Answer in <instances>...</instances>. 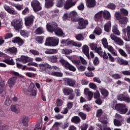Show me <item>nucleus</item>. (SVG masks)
I'll return each mask as SVG.
<instances>
[{
    "instance_id": "nucleus-58",
    "label": "nucleus",
    "mask_w": 130,
    "mask_h": 130,
    "mask_svg": "<svg viewBox=\"0 0 130 130\" xmlns=\"http://www.w3.org/2000/svg\"><path fill=\"white\" fill-rule=\"evenodd\" d=\"M77 68L79 72H84L86 70V67L83 66L79 65Z\"/></svg>"
},
{
    "instance_id": "nucleus-29",
    "label": "nucleus",
    "mask_w": 130,
    "mask_h": 130,
    "mask_svg": "<svg viewBox=\"0 0 130 130\" xmlns=\"http://www.w3.org/2000/svg\"><path fill=\"white\" fill-rule=\"evenodd\" d=\"M68 45H73L76 47H81L82 46V43L80 42H76L74 41H70L68 42Z\"/></svg>"
},
{
    "instance_id": "nucleus-48",
    "label": "nucleus",
    "mask_w": 130,
    "mask_h": 130,
    "mask_svg": "<svg viewBox=\"0 0 130 130\" xmlns=\"http://www.w3.org/2000/svg\"><path fill=\"white\" fill-rule=\"evenodd\" d=\"M13 7H15V8L18 11H22L23 10V6L20 4H14L12 5Z\"/></svg>"
},
{
    "instance_id": "nucleus-45",
    "label": "nucleus",
    "mask_w": 130,
    "mask_h": 130,
    "mask_svg": "<svg viewBox=\"0 0 130 130\" xmlns=\"http://www.w3.org/2000/svg\"><path fill=\"white\" fill-rule=\"evenodd\" d=\"M118 62L120 64H123V66H126L128 64V62L127 61H126V60L121 59L120 58H119L118 59Z\"/></svg>"
},
{
    "instance_id": "nucleus-59",
    "label": "nucleus",
    "mask_w": 130,
    "mask_h": 130,
    "mask_svg": "<svg viewBox=\"0 0 130 130\" xmlns=\"http://www.w3.org/2000/svg\"><path fill=\"white\" fill-rule=\"evenodd\" d=\"M119 52L122 55V56H124V57H126V56H127V55L126 54V53L123 50L121 49H119Z\"/></svg>"
},
{
    "instance_id": "nucleus-26",
    "label": "nucleus",
    "mask_w": 130,
    "mask_h": 130,
    "mask_svg": "<svg viewBox=\"0 0 130 130\" xmlns=\"http://www.w3.org/2000/svg\"><path fill=\"white\" fill-rule=\"evenodd\" d=\"M103 15V11H100L98 12L94 15V20L96 22H98V21L100 20L101 19V18H102Z\"/></svg>"
},
{
    "instance_id": "nucleus-53",
    "label": "nucleus",
    "mask_w": 130,
    "mask_h": 130,
    "mask_svg": "<svg viewBox=\"0 0 130 130\" xmlns=\"http://www.w3.org/2000/svg\"><path fill=\"white\" fill-rule=\"evenodd\" d=\"M115 18H116L117 20L120 21L121 19L122 18V16H121V14H120L119 12H116L115 14Z\"/></svg>"
},
{
    "instance_id": "nucleus-23",
    "label": "nucleus",
    "mask_w": 130,
    "mask_h": 130,
    "mask_svg": "<svg viewBox=\"0 0 130 130\" xmlns=\"http://www.w3.org/2000/svg\"><path fill=\"white\" fill-rule=\"evenodd\" d=\"M127 22H128V19L126 17H122L120 19V20H119V23H120V25H121V27H123L125 26Z\"/></svg>"
},
{
    "instance_id": "nucleus-20",
    "label": "nucleus",
    "mask_w": 130,
    "mask_h": 130,
    "mask_svg": "<svg viewBox=\"0 0 130 130\" xmlns=\"http://www.w3.org/2000/svg\"><path fill=\"white\" fill-rule=\"evenodd\" d=\"M86 6L88 8H94L96 6V0H86Z\"/></svg>"
},
{
    "instance_id": "nucleus-60",
    "label": "nucleus",
    "mask_w": 130,
    "mask_h": 130,
    "mask_svg": "<svg viewBox=\"0 0 130 130\" xmlns=\"http://www.w3.org/2000/svg\"><path fill=\"white\" fill-rule=\"evenodd\" d=\"M8 51H10V52H11L12 53H17V48H9L8 49Z\"/></svg>"
},
{
    "instance_id": "nucleus-8",
    "label": "nucleus",
    "mask_w": 130,
    "mask_h": 130,
    "mask_svg": "<svg viewBox=\"0 0 130 130\" xmlns=\"http://www.w3.org/2000/svg\"><path fill=\"white\" fill-rule=\"evenodd\" d=\"M88 24H89L88 20L80 18L79 19V26H77V29H85V28H86V27L87 26Z\"/></svg>"
},
{
    "instance_id": "nucleus-22",
    "label": "nucleus",
    "mask_w": 130,
    "mask_h": 130,
    "mask_svg": "<svg viewBox=\"0 0 130 130\" xmlns=\"http://www.w3.org/2000/svg\"><path fill=\"white\" fill-rule=\"evenodd\" d=\"M16 81H17V78L16 77H12L8 80V84L10 88H12L16 84Z\"/></svg>"
},
{
    "instance_id": "nucleus-32",
    "label": "nucleus",
    "mask_w": 130,
    "mask_h": 130,
    "mask_svg": "<svg viewBox=\"0 0 130 130\" xmlns=\"http://www.w3.org/2000/svg\"><path fill=\"white\" fill-rule=\"evenodd\" d=\"M3 62H5L6 63H7V64H9L10 66H14L15 62L14 61V60L13 59L11 58H7L5 60H3Z\"/></svg>"
},
{
    "instance_id": "nucleus-33",
    "label": "nucleus",
    "mask_w": 130,
    "mask_h": 130,
    "mask_svg": "<svg viewBox=\"0 0 130 130\" xmlns=\"http://www.w3.org/2000/svg\"><path fill=\"white\" fill-rule=\"evenodd\" d=\"M48 59L51 62L55 63L57 61V57L56 55L49 56L48 57Z\"/></svg>"
},
{
    "instance_id": "nucleus-57",
    "label": "nucleus",
    "mask_w": 130,
    "mask_h": 130,
    "mask_svg": "<svg viewBox=\"0 0 130 130\" xmlns=\"http://www.w3.org/2000/svg\"><path fill=\"white\" fill-rule=\"evenodd\" d=\"M12 103V101L9 98H7L5 102V105L6 106H10Z\"/></svg>"
},
{
    "instance_id": "nucleus-34",
    "label": "nucleus",
    "mask_w": 130,
    "mask_h": 130,
    "mask_svg": "<svg viewBox=\"0 0 130 130\" xmlns=\"http://www.w3.org/2000/svg\"><path fill=\"white\" fill-rule=\"evenodd\" d=\"M71 121L72 122H73V123L78 124V123H80V122H81V119H80V117L75 116L72 118Z\"/></svg>"
},
{
    "instance_id": "nucleus-21",
    "label": "nucleus",
    "mask_w": 130,
    "mask_h": 130,
    "mask_svg": "<svg viewBox=\"0 0 130 130\" xmlns=\"http://www.w3.org/2000/svg\"><path fill=\"white\" fill-rule=\"evenodd\" d=\"M96 126H98V128L101 130H111L110 127H106L107 126V124L105 123H103V125L101 124L98 123L96 124Z\"/></svg>"
},
{
    "instance_id": "nucleus-36",
    "label": "nucleus",
    "mask_w": 130,
    "mask_h": 130,
    "mask_svg": "<svg viewBox=\"0 0 130 130\" xmlns=\"http://www.w3.org/2000/svg\"><path fill=\"white\" fill-rule=\"evenodd\" d=\"M12 42L14 43H18L19 45H22V43H23V40L19 37H16L14 39L12 40Z\"/></svg>"
},
{
    "instance_id": "nucleus-46",
    "label": "nucleus",
    "mask_w": 130,
    "mask_h": 130,
    "mask_svg": "<svg viewBox=\"0 0 130 130\" xmlns=\"http://www.w3.org/2000/svg\"><path fill=\"white\" fill-rule=\"evenodd\" d=\"M75 38L76 40H78V41H83V40H84V36L82 34L76 35Z\"/></svg>"
},
{
    "instance_id": "nucleus-42",
    "label": "nucleus",
    "mask_w": 130,
    "mask_h": 130,
    "mask_svg": "<svg viewBox=\"0 0 130 130\" xmlns=\"http://www.w3.org/2000/svg\"><path fill=\"white\" fill-rule=\"evenodd\" d=\"M43 33H44V29L42 27H38L35 31V34L37 35H40L43 34Z\"/></svg>"
},
{
    "instance_id": "nucleus-39",
    "label": "nucleus",
    "mask_w": 130,
    "mask_h": 130,
    "mask_svg": "<svg viewBox=\"0 0 130 130\" xmlns=\"http://www.w3.org/2000/svg\"><path fill=\"white\" fill-rule=\"evenodd\" d=\"M61 52L62 54H71L73 53V50L70 49L64 48L61 50Z\"/></svg>"
},
{
    "instance_id": "nucleus-30",
    "label": "nucleus",
    "mask_w": 130,
    "mask_h": 130,
    "mask_svg": "<svg viewBox=\"0 0 130 130\" xmlns=\"http://www.w3.org/2000/svg\"><path fill=\"white\" fill-rule=\"evenodd\" d=\"M45 6L47 9L51 8L53 6V0H45Z\"/></svg>"
},
{
    "instance_id": "nucleus-64",
    "label": "nucleus",
    "mask_w": 130,
    "mask_h": 130,
    "mask_svg": "<svg viewBox=\"0 0 130 130\" xmlns=\"http://www.w3.org/2000/svg\"><path fill=\"white\" fill-rule=\"evenodd\" d=\"M81 83L83 85H88V84H89V81L86 79H82L81 81Z\"/></svg>"
},
{
    "instance_id": "nucleus-3",
    "label": "nucleus",
    "mask_w": 130,
    "mask_h": 130,
    "mask_svg": "<svg viewBox=\"0 0 130 130\" xmlns=\"http://www.w3.org/2000/svg\"><path fill=\"white\" fill-rule=\"evenodd\" d=\"M111 107H112L113 109L118 111L119 113H120V114H125L128 110L126 105L122 104H116L115 103H112L111 104Z\"/></svg>"
},
{
    "instance_id": "nucleus-25",
    "label": "nucleus",
    "mask_w": 130,
    "mask_h": 130,
    "mask_svg": "<svg viewBox=\"0 0 130 130\" xmlns=\"http://www.w3.org/2000/svg\"><path fill=\"white\" fill-rule=\"evenodd\" d=\"M126 32H127V38L126 37L122 36V38L125 41H130V26H127L126 27Z\"/></svg>"
},
{
    "instance_id": "nucleus-5",
    "label": "nucleus",
    "mask_w": 130,
    "mask_h": 130,
    "mask_svg": "<svg viewBox=\"0 0 130 130\" xmlns=\"http://www.w3.org/2000/svg\"><path fill=\"white\" fill-rule=\"evenodd\" d=\"M102 43L104 48L108 49L114 56H117V52H116L112 46L108 45V42L106 38H104L102 39Z\"/></svg>"
},
{
    "instance_id": "nucleus-16",
    "label": "nucleus",
    "mask_w": 130,
    "mask_h": 130,
    "mask_svg": "<svg viewBox=\"0 0 130 130\" xmlns=\"http://www.w3.org/2000/svg\"><path fill=\"white\" fill-rule=\"evenodd\" d=\"M89 46L92 50H95L97 53H100V54L102 53L101 52V47H97V44L92 43L89 44Z\"/></svg>"
},
{
    "instance_id": "nucleus-55",
    "label": "nucleus",
    "mask_w": 130,
    "mask_h": 130,
    "mask_svg": "<svg viewBox=\"0 0 130 130\" xmlns=\"http://www.w3.org/2000/svg\"><path fill=\"white\" fill-rule=\"evenodd\" d=\"M77 16H78V13L76 11H72L69 14L70 18H74L77 17Z\"/></svg>"
},
{
    "instance_id": "nucleus-27",
    "label": "nucleus",
    "mask_w": 130,
    "mask_h": 130,
    "mask_svg": "<svg viewBox=\"0 0 130 130\" xmlns=\"http://www.w3.org/2000/svg\"><path fill=\"white\" fill-rule=\"evenodd\" d=\"M62 91L66 96H69V95L73 93V89L65 88L62 89Z\"/></svg>"
},
{
    "instance_id": "nucleus-40",
    "label": "nucleus",
    "mask_w": 130,
    "mask_h": 130,
    "mask_svg": "<svg viewBox=\"0 0 130 130\" xmlns=\"http://www.w3.org/2000/svg\"><path fill=\"white\" fill-rule=\"evenodd\" d=\"M65 68L66 69H68V70H69V71H71V72H76L77 70V69H76V67L71 64L70 63H68L67 64V66Z\"/></svg>"
},
{
    "instance_id": "nucleus-11",
    "label": "nucleus",
    "mask_w": 130,
    "mask_h": 130,
    "mask_svg": "<svg viewBox=\"0 0 130 130\" xmlns=\"http://www.w3.org/2000/svg\"><path fill=\"white\" fill-rule=\"evenodd\" d=\"M16 60L23 62V63H27V62H29V61H33V58L28 56H21L20 58H16Z\"/></svg>"
},
{
    "instance_id": "nucleus-47",
    "label": "nucleus",
    "mask_w": 130,
    "mask_h": 130,
    "mask_svg": "<svg viewBox=\"0 0 130 130\" xmlns=\"http://www.w3.org/2000/svg\"><path fill=\"white\" fill-rule=\"evenodd\" d=\"M101 52H102L101 54H100V52H98V53H99V54L101 56H103V58H104L105 59H108V55L106 53V52L105 51L104 52H103V51H102V48L101 49Z\"/></svg>"
},
{
    "instance_id": "nucleus-6",
    "label": "nucleus",
    "mask_w": 130,
    "mask_h": 130,
    "mask_svg": "<svg viewBox=\"0 0 130 130\" xmlns=\"http://www.w3.org/2000/svg\"><path fill=\"white\" fill-rule=\"evenodd\" d=\"M59 40L55 37H49L47 38L45 45L46 46H57Z\"/></svg>"
},
{
    "instance_id": "nucleus-18",
    "label": "nucleus",
    "mask_w": 130,
    "mask_h": 130,
    "mask_svg": "<svg viewBox=\"0 0 130 130\" xmlns=\"http://www.w3.org/2000/svg\"><path fill=\"white\" fill-rule=\"evenodd\" d=\"M29 120H30V118L29 116L26 115L23 116L21 119L22 124L24 126H28L29 124L28 122H29Z\"/></svg>"
},
{
    "instance_id": "nucleus-7",
    "label": "nucleus",
    "mask_w": 130,
    "mask_h": 130,
    "mask_svg": "<svg viewBox=\"0 0 130 130\" xmlns=\"http://www.w3.org/2000/svg\"><path fill=\"white\" fill-rule=\"evenodd\" d=\"M11 25L14 27L15 30H19V29H22L23 22L21 20L16 19L12 21Z\"/></svg>"
},
{
    "instance_id": "nucleus-51",
    "label": "nucleus",
    "mask_w": 130,
    "mask_h": 130,
    "mask_svg": "<svg viewBox=\"0 0 130 130\" xmlns=\"http://www.w3.org/2000/svg\"><path fill=\"white\" fill-rule=\"evenodd\" d=\"M63 3H64V0H58L56 4L57 7H58V8H61V7L63 6Z\"/></svg>"
},
{
    "instance_id": "nucleus-12",
    "label": "nucleus",
    "mask_w": 130,
    "mask_h": 130,
    "mask_svg": "<svg viewBox=\"0 0 130 130\" xmlns=\"http://www.w3.org/2000/svg\"><path fill=\"white\" fill-rule=\"evenodd\" d=\"M77 1L74 0H67L66 4H64V8L66 10H69L71 8H73L74 6H76Z\"/></svg>"
},
{
    "instance_id": "nucleus-54",
    "label": "nucleus",
    "mask_w": 130,
    "mask_h": 130,
    "mask_svg": "<svg viewBox=\"0 0 130 130\" xmlns=\"http://www.w3.org/2000/svg\"><path fill=\"white\" fill-rule=\"evenodd\" d=\"M60 62L62 63V66L66 68L67 66L69 63V62L66 61L64 59L62 58L59 60Z\"/></svg>"
},
{
    "instance_id": "nucleus-43",
    "label": "nucleus",
    "mask_w": 130,
    "mask_h": 130,
    "mask_svg": "<svg viewBox=\"0 0 130 130\" xmlns=\"http://www.w3.org/2000/svg\"><path fill=\"white\" fill-rule=\"evenodd\" d=\"M20 34L21 36H23V37L26 38L29 37V34H30V32L27 30H21L20 31Z\"/></svg>"
},
{
    "instance_id": "nucleus-13",
    "label": "nucleus",
    "mask_w": 130,
    "mask_h": 130,
    "mask_svg": "<svg viewBox=\"0 0 130 130\" xmlns=\"http://www.w3.org/2000/svg\"><path fill=\"white\" fill-rule=\"evenodd\" d=\"M24 24L25 26H30L33 24L34 22V16L30 15L29 16H26L24 18Z\"/></svg>"
},
{
    "instance_id": "nucleus-63",
    "label": "nucleus",
    "mask_w": 130,
    "mask_h": 130,
    "mask_svg": "<svg viewBox=\"0 0 130 130\" xmlns=\"http://www.w3.org/2000/svg\"><path fill=\"white\" fill-rule=\"evenodd\" d=\"M78 115L80 116V117H81L82 119H83V120H85V119H86V114L84 113L80 112L79 113Z\"/></svg>"
},
{
    "instance_id": "nucleus-41",
    "label": "nucleus",
    "mask_w": 130,
    "mask_h": 130,
    "mask_svg": "<svg viewBox=\"0 0 130 130\" xmlns=\"http://www.w3.org/2000/svg\"><path fill=\"white\" fill-rule=\"evenodd\" d=\"M111 27V22L109 21L105 25V26H104L105 31H106V32H109V29H110Z\"/></svg>"
},
{
    "instance_id": "nucleus-15",
    "label": "nucleus",
    "mask_w": 130,
    "mask_h": 130,
    "mask_svg": "<svg viewBox=\"0 0 130 130\" xmlns=\"http://www.w3.org/2000/svg\"><path fill=\"white\" fill-rule=\"evenodd\" d=\"M103 112L102 111V110L101 109L100 110H98L97 112H96V117H99V121H100L101 122H102V123H105V124H108V121L105 120L103 118H101L100 117L102 115V114H103Z\"/></svg>"
},
{
    "instance_id": "nucleus-62",
    "label": "nucleus",
    "mask_w": 130,
    "mask_h": 130,
    "mask_svg": "<svg viewBox=\"0 0 130 130\" xmlns=\"http://www.w3.org/2000/svg\"><path fill=\"white\" fill-rule=\"evenodd\" d=\"M63 102H62V100H61L60 99H58L57 100L56 104L57 106H62Z\"/></svg>"
},
{
    "instance_id": "nucleus-31",
    "label": "nucleus",
    "mask_w": 130,
    "mask_h": 130,
    "mask_svg": "<svg viewBox=\"0 0 130 130\" xmlns=\"http://www.w3.org/2000/svg\"><path fill=\"white\" fill-rule=\"evenodd\" d=\"M100 91L102 95H103V97H104V98H106V97H107V96H108L109 94V93L108 92V91H107L106 89L103 88H100Z\"/></svg>"
},
{
    "instance_id": "nucleus-49",
    "label": "nucleus",
    "mask_w": 130,
    "mask_h": 130,
    "mask_svg": "<svg viewBox=\"0 0 130 130\" xmlns=\"http://www.w3.org/2000/svg\"><path fill=\"white\" fill-rule=\"evenodd\" d=\"M93 32H94V33L96 34V35H100L101 34V33H102V29H101V28H100V27H98L95 28Z\"/></svg>"
},
{
    "instance_id": "nucleus-28",
    "label": "nucleus",
    "mask_w": 130,
    "mask_h": 130,
    "mask_svg": "<svg viewBox=\"0 0 130 130\" xmlns=\"http://www.w3.org/2000/svg\"><path fill=\"white\" fill-rule=\"evenodd\" d=\"M45 53L46 54H54L57 53V50L56 49H47Z\"/></svg>"
},
{
    "instance_id": "nucleus-10",
    "label": "nucleus",
    "mask_w": 130,
    "mask_h": 130,
    "mask_svg": "<svg viewBox=\"0 0 130 130\" xmlns=\"http://www.w3.org/2000/svg\"><path fill=\"white\" fill-rule=\"evenodd\" d=\"M110 38L118 45H120L121 46L123 45V41H122L120 38L115 36L114 35L112 34H111Z\"/></svg>"
},
{
    "instance_id": "nucleus-52",
    "label": "nucleus",
    "mask_w": 130,
    "mask_h": 130,
    "mask_svg": "<svg viewBox=\"0 0 130 130\" xmlns=\"http://www.w3.org/2000/svg\"><path fill=\"white\" fill-rule=\"evenodd\" d=\"M72 62L76 66V68L79 67L81 64L80 60H72Z\"/></svg>"
},
{
    "instance_id": "nucleus-35",
    "label": "nucleus",
    "mask_w": 130,
    "mask_h": 130,
    "mask_svg": "<svg viewBox=\"0 0 130 130\" xmlns=\"http://www.w3.org/2000/svg\"><path fill=\"white\" fill-rule=\"evenodd\" d=\"M103 14L104 18L106 20H109V19H110L111 18L110 13H109L108 11L104 10V12H103Z\"/></svg>"
},
{
    "instance_id": "nucleus-17",
    "label": "nucleus",
    "mask_w": 130,
    "mask_h": 130,
    "mask_svg": "<svg viewBox=\"0 0 130 130\" xmlns=\"http://www.w3.org/2000/svg\"><path fill=\"white\" fill-rule=\"evenodd\" d=\"M84 93L85 95H87V99L88 101L92 100L93 98V92L89 90V88H85L84 90Z\"/></svg>"
},
{
    "instance_id": "nucleus-50",
    "label": "nucleus",
    "mask_w": 130,
    "mask_h": 130,
    "mask_svg": "<svg viewBox=\"0 0 130 130\" xmlns=\"http://www.w3.org/2000/svg\"><path fill=\"white\" fill-rule=\"evenodd\" d=\"M114 124L115 126H120L122 124V123H121V121L115 119H114Z\"/></svg>"
},
{
    "instance_id": "nucleus-61",
    "label": "nucleus",
    "mask_w": 130,
    "mask_h": 130,
    "mask_svg": "<svg viewBox=\"0 0 130 130\" xmlns=\"http://www.w3.org/2000/svg\"><path fill=\"white\" fill-rule=\"evenodd\" d=\"M112 78L115 80H118V79H121V77L118 74H115L112 75Z\"/></svg>"
},
{
    "instance_id": "nucleus-9",
    "label": "nucleus",
    "mask_w": 130,
    "mask_h": 130,
    "mask_svg": "<svg viewBox=\"0 0 130 130\" xmlns=\"http://www.w3.org/2000/svg\"><path fill=\"white\" fill-rule=\"evenodd\" d=\"M31 5L35 12L41 11V5H40V3H39V1L38 0L32 1L31 3Z\"/></svg>"
},
{
    "instance_id": "nucleus-24",
    "label": "nucleus",
    "mask_w": 130,
    "mask_h": 130,
    "mask_svg": "<svg viewBox=\"0 0 130 130\" xmlns=\"http://www.w3.org/2000/svg\"><path fill=\"white\" fill-rule=\"evenodd\" d=\"M82 51L83 53L88 57V58H90V56L89 55V47L87 45L83 46L82 48Z\"/></svg>"
},
{
    "instance_id": "nucleus-38",
    "label": "nucleus",
    "mask_w": 130,
    "mask_h": 130,
    "mask_svg": "<svg viewBox=\"0 0 130 130\" xmlns=\"http://www.w3.org/2000/svg\"><path fill=\"white\" fill-rule=\"evenodd\" d=\"M112 32L115 34V35H120V31L118 30V27L117 26V25H115L113 27Z\"/></svg>"
},
{
    "instance_id": "nucleus-14",
    "label": "nucleus",
    "mask_w": 130,
    "mask_h": 130,
    "mask_svg": "<svg viewBox=\"0 0 130 130\" xmlns=\"http://www.w3.org/2000/svg\"><path fill=\"white\" fill-rule=\"evenodd\" d=\"M64 81L66 86L74 87L76 85V80L73 78H65Z\"/></svg>"
},
{
    "instance_id": "nucleus-2",
    "label": "nucleus",
    "mask_w": 130,
    "mask_h": 130,
    "mask_svg": "<svg viewBox=\"0 0 130 130\" xmlns=\"http://www.w3.org/2000/svg\"><path fill=\"white\" fill-rule=\"evenodd\" d=\"M47 29L49 32H55V35L57 36H63L64 35L62 30L57 27V24L55 22L48 23L47 24Z\"/></svg>"
},
{
    "instance_id": "nucleus-19",
    "label": "nucleus",
    "mask_w": 130,
    "mask_h": 130,
    "mask_svg": "<svg viewBox=\"0 0 130 130\" xmlns=\"http://www.w3.org/2000/svg\"><path fill=\"white\" fill-rule=\"evenodd\" d=\"M4 7L5 10H6L9 13V14H10L11 15H17V14H18V12H17V11L11 9L10 7L7 5H4Z\"/></svg>"
},
{
    "instance_id": "nucleus-44",
    "label": "nucleus",
    "mask_w": 130,
    "mask_h": 130,
    "mask_svg": "<svg viewBox=\"0 0 130 130\" xmlns=\"http://www.w3.org/2000/svg\"><path fill=\"white\" fill-rule=\"evenodd\" d=\"M43 39H44L43 37L38 36L36 38V41L39 44H42L43 43Z\"/></svg>"
},
{
    "instance_id": "nucleus-4",
    "label": "nucleus",
    "mask_w": 130,
    "mask_h": 130,
    "mask_svg": "<svg viewBox=\"0 0 130 130\" xmlns=\"http://www.w3.org/2000/svg\"><path fill=\"white\" fill-rule=\"evenodd\" d=\"M23 92L25 95H30V96H36L37 91L35 88V85L33 83H31L28 86L27 89L26 88H23Z\"/></svg>"
},
{
    "instance_id": "nucleus-1",
    "label": "nucleus",
    "mask_w": 130,
    "mask_h": 130,
    "mask_svg": "<svg viewBox=\"0 0 130 130\" xmlns=\"http://www.w3.org/2000/svg\"><path fill=\"white\" fill-rule=\"evenodd\" d=\"M51 66L48 63H41L39 64V70L42 73H47L49 75L55 76V77H61L62 73L61 72H52L49 71L51 70Z\"/></svg>"
},
{
    "instance_id": "nucleus-56",
    "label": "nucleus",
    "mask_w": 130,
    "mask_h": 130,
    "mask_svg": "<svg viewBox=\"0 0 130 130\" xmlns=\"http://www.w3.org/2000/svg\"><path fill=\"white\" fill-rule=\"evenodd\" d=\"M107 55L109 60H110V61H111L112 62H114L115 59H114V57L112 56V55H111V54H110V53H107Z\"/></svg>"
},
{
    "instance_id": "nucleus-37",
    "label": "nucleus",
    "mask_w": 130,
    "mask_h": 130,
    "mask_svg": "<svg viewBox=\"0 0 130 130\" xmlns=\"http://www.w3.org/2000/svg\"><path fill=\"white\" fill-rule=\"evenodd\" d=\"M10 109L13 112H15V113H19L20 112V109L17 106L12 105L10 107Z\"/></svg>"
}]
</instances>
